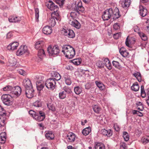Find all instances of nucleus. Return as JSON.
Listing matches in <instances>:
<instances>
[{
	"instance_id": "nucleus-1",
	"label": "nucleus",
	"mask_w": 149,
	"mask_h": 149,
	"mask_svg": "<svg viewBox=\"0 0 149 149\" xmlns=\"http://www.w3.org/2000/svg\"><path fill=\"white\" fill-rule=\"evenodd\" d=\"M61 52L65 55L66 57L69 59L73 58L75 54L74 49L69 45H63Z\"/></svg>"
},
{
	"instance_id": "nucleus-2",
	"label": "nucleus",
	"mask_w": 149,
	"mask_h": 149,
	"mask_svg": "<svg viewBox=\"0 0 149 149\" xmlns=\"http://www.w3.org/2000/svg\"><path fill=\"white\" fill-rule=\"evenodd\" d=\"M67 8L75 11H81L82 12L84 11V8L82 6V3L81 1L78 2L77 4L76 3H73L71 5H68Z\"/></svg>"
},
{
	"instance_id": "nucleus-3",
	"label": "nucleus",
	"mask_w": 149,
	"mask_h": 149,
	"mask_svg": "<svg viewBox=\"0 0 149 149\" xmlns=\"http://www.w3.org/2000/svg\"><path fill=\"white\" fill-rule=\"evenodd\" d=\"M47 8L51 10L54 12L52 13V16L54 17L55 15L56 16H59V14L58 12V6L52 1L49 0L48 3L46 4Z\"/></svg>"
},
{
	"instance_id": "nucleus-4",
	"label": "nucleus",
	"mask_w": 149,
	"mask_h": 149,
	"mask_svg": "<svg viewBox=\"0 0 149 149\" xmlns=\"http://www.w3.org/2000/svg\"><path fill=\"white\" fill-rule=\"evenodd\" d=\"M3 103L7 105H10L12 104V97L9 94H3L1 97Z\"/></svg>"
},
{
	"instance_id": "nucleus-5",
	"label": "nucleus",
	"mask_w": 149,
	"mask_h": 149,
	"mask_svg": "<svg viewBox=\"0 0 149 149\" xmlns=\"http://www.w3.org/2000/svg\"><path fill=\"white\" fill-rule=\"evenodd\" d=\"M47 52L50 56H53L54 55H57L59 54L60 50L57 46H54L53 47L49 46L47 48Z\"/></svg>"
},
{
	"instance_id": "nucleus-6",
	"label": "nucleus",
	"mask_w": 149,
	"mask_h": 149,
	"mask_svg": "<svg viewBox=\"0 0 149 149\" xmlns=\"http://www.w3.org/2000/svg\"><path fill=\"white\" fill-rule=\"evenodd\" d=\"M56 84V81L54 79L49 78L47 79L45 82L46 87L49 89L53 90L55 87Z\"/></svg>"
},
{
	"instance_id": "nucleus-7",
	"label": "nucleus",
	"mask_w": 149,
	"mask_h": 149,
	"mask_svg": "<svg viewBox=\"0 0 149 149\" xmlns=\"http://www.w3.org/2000/svg\"><path fill=\"white\" fill-rule=\"evenodd\" d=\"M21 91V88L19 86H14L10 93V95L12 97H17L20 95Z\"/></svg>"
},
{
	"instance_id": "nucleus-8",
	"label": "nucleus",
	"mask_w": 149,
	"mask_h": 149,
	"mask_svg": "<svg viewBox=\"0 0 149 149\" xmlns=\"http://www.w3.org/2000/svg\"><path fill=\"white\" fill-rule=\"evenodd\" d=\"M29 52L26 45L21 46L17 51L16 54L17 56H20L26 54V55L29 54Z\"/></svg>"
},
{
	"instance_id": "nucleus-9",
	"label": "nucleus",
	"mask_w": 149,
	"mask_h": 149,
	"mask_svg": "<svg viewBox=\"0 0 149 149\" xmlns=\"http://www.w3.org/2000/svg\"><path fill=\"white\" fill-rule=\"evenodd\" d=\"M112 8H110L104 12L102 15V18L104 21L107 20L111 17L112 13Z\"/></svg>"
},
{
	"instance_id": "nucleus-10",
	"label": "nucleus",
	"mask_w": 149,
	"mask_h": 149,
	"mask_svg": "<svg viewBox=\"0 0 149 149\" xmlns=\"http://www.w3.org/2000/svg\"><path fill=\"white\" fill-rule=\"evenodd\" d=\"M62 33L64 35L70 38H73L75 36V34L73 31L70 29H63L62 30Z\"/></svg>"
},
{
	"instance_id": "nucleus-11",
	"label": "nucleus",
	"mask_w": 149,
	"mask_h": 149,
	"mask_svg": "<svg viewBox=\"0 0 149 149\" xmlns=\"http://www.w3.org/2000/svg\"><path fill=\"white\" fill-rule=\"evenodd\" d=\"M112 11L111 17H113V20H115L120 17V15L119 14V11L117 8H115L113 10L112 8Z\"/></svg>"
},
{
	"instance_id": "nucleus-12",
	"label": "nucleus",
	"mask_w": 149,
	"mask_h": 149,
	"mask_svg": "<svg viewBox=\"0 0 149 149\" xmlns=\"http://www.w3.org/2000/svg\"><path fill=\"white\" fill-rule=\"evenodd\" d=\"M25 94L28 98H31L34 96V90L32 87L31 88H27L25 89Z\"/></svg>"
},
{
	"instance_id": "nucleus-13",
	"label": "nucleus",
	"mask_w": 149,
	"mask_h": 149,
	"mask_svg": "<svg viewBox=\"0 0 149 149\" xmlns=\"http://www.w3.org/2000/svg\"><path fill=\"white\" fill-rule=\"evenodd\" d=\"M65 138L68 142H73L75 140L76 135L73 133L70 132L67 134Z\"/></svg>"
},
{
	"instance_id": "nucleus-14",
	"label": "nucleus",
	"mask_w": 149,
	"mask_h": 149,
	"mask_svg": "<svg viewBox=\"0 0 149 149\" xmlns=\"http://www.w3.org/2000/svg\"><path fill=\"white\" fill-rule=\"evenodd\" d=\"M59 18V16H56L55 15L54 17H53L52 16V14H51V17L48 20L49 24L52 26L54 27L56 23L55 19L57 20Z\"/></svg>"
},
{
	"instance_id": "nucleus-15",
	"label": "nucleus",
	"mask_w": 149,
	"mask_h": 149,
	"mask_svg": "<svg viewBox=\"0 0 149 149\" xmlns=\"http://www.w3.org/2000/svg\"><path fill=\"white\" fill-rule=\"evenodd\" d=\"M19 45V43L16 42L11 43L8 45L7 48L9 50L13 51L16 49Z\"/></svg>"
},
{
	"instance_id": "nucleus-16",
	"label": "nucleus",
	"mask_w": 149,
	"mask_h": 149,
	"mask_svg": "<svg viewBox=\"0 0 149 149\" xmlns=\"http://www.w3.org/2000/svg\"><path fill=\"white\" fill-rule=\"evenodd\" d=\"M23 85L25 87V89L32 86L31 81L28 78L25 79L23 80Z\"/></svg>"
},
{
	"instance_id": "nucleus-17",
	"label": "nucleus",
	"mask_w": 149,
	"mask_h": 149,
	"mask_svg": "<svg viewBox=\"0 0 149 149\" xmlns=\"http://www.w3.org/2000/svg\"><path fill=\"white\" fill-rule=\"evenodd\" d=\"M139 13L140 15L143 17L146 16L147 15V12L146 9L141 5L139 6Z\"/></svg>"
},
{
	"instance_id": "nucleus-18",
	"label": "nucleus",
	"mask_w": 149,
	"mask_h": 149,
	"mask_svg": "<svg viewBox=\"0 0 149 149\" xmlns=\"http://www.w3.org/2000/svg\"><path fill=\"white\" fill-rule=\"evenodd\" d=\"M52 29L49 26H47L44 27L42 29L43 33L46 35H49L52 32Z\"/></svg>"
},
{
	"instance_id": "nucleus-19",
	"label": "nucleus",
	"mask_w": 149,
	"mask_h": 149,
	"mask_svg": "<svg viewBox=\"0 0 149 149\" xmlns=\"http://www.w3.org/2000/svg\"><path fill=\"white\" fill-rule=\"evenodd\" d=\"M63 77L64 79L65 84L68 85H70L72 83V81L70 76L67 73H65L63 75Z\"/></svg>"
},
{
	"instance_id": "nucleus-20",
	"label": "nucleus",
	"mask_w": 149,
	"mask_h": 149,
	"mask_svg": "<svg viewBox=\"0 0 149 149\" xmlns=\"http://www.w3.org/2000/svg\"><path fill=\"white\" fill-rule=\"evenodd\" d=\"M51 76L52 77L51 78L55 81H58L61 78L60 74L56 72H53L51 73Z\"/></svg>"
},
{
	"instance_id": "nucleus-21",
	"label": "nucleus",
	"mask_w": 149,
	"mask_h": 149,
	"mask_svg": "<svg viewBox=\"0 0 149 149\" xmlns=\"http://www.w3.org/2000/svg\"><path fill=\"white\" fill-rule=\"evenodd\" d=\"M8 20L10 22H17L20 21L21 18L18 16H10L8 18Z\"/></svg>"
},
{
	"instance_id": "nucleus-22",
	"label": "nucleus",
	"mask_w": 149,
	"mask_h": 149,
	"mask_svg": "<svg viewBox=\"0 0 149 149\" xmlns=\"http://www.w3.org/2000/svg\"><path fill=\"white\" fill-rule=\"evenodd\" d=\"M101 132L103 135L107 137H109L112 135V131L111 130H107L105 129H102L101 130Z\"/></svg>"
},
{
	"instance_id": "nucleus-23",
	"label": "nucleus",
	"mask_w": 149,
	"mask_h": 149,
	"mask_svg": "<svg viewBox=\"0 0 149 149\" xmlns=\"http://www.w3.org/2000/svg\"><path fill=\"white\" fill-rule=\"evenodd\" d=\"M119 52L120 54L124 57H129V53L125 50V48L121 47L119 49Z\"/></svg>"
},
{
	"instance_id": "nucleus-24",
	"label": "nucleus",
	"mask_w": 149,
	"mask_h": 149,
	"mask_svg": "<svg viewBox=\"0 0 149 149\" xmlns=\"http://www.w3.org/2000/svg\"><path fill=\"white\" fill-rule=\"evenodd\" d=\"M104 65L108 69L111 70V65L108 58H105L104 60Z\"/></svg>"
},
{
	"instance_id": "nucleus-25",
	"label": "nucleus",
	"mask_w": 149,
	"mask_h": 149,
	"mask_svg": "<svg viewBox=\"0 0 149 149\" xmlns=\"http://www.w3.org/2000/svg\"><path fill=\"white\" fill-rule=\"evenodd\" d=\"M45 136L47 139L50 140H53L54 137V134L51 131H48L45 134Z\"/></svg>"
},
{
	"instance_id": "nucleus-26",
	"label": "nucleus",
	"mask_w": 149,
	"mask_h": 149,
	"mask_svg": "<svg viewBox=\"0 0 149 149\" xmlns=\"http://www.w3.org/2000/svg\"><path fill=\"white\" fill-rule=\"evenodd\" d=\"M141 142L144 145L149 143V136H145L142 137L141 139Z\"/></svg>"
},
{
	"instance_id": "nucleus-27",
	"label": "nucleus",
	"mask_w": 149,
	"mask_h": 149,
	"mask_svg": "<svg viewBox=\"0 0 149 149\" xmlns=\"http://www.w3.org/2000/svg\"><path fill=\"white\" fill-rule=\"evenodd\" d=\"M95 84L100 90H103L105 89L104 85L100 81H95Z\"/></svg>"
},
{
	"instance_id": "nucleus-28",
	"label": "nucleus",
	"mask_w": 149,
	"mask_h": 149,
	"mask_svg": "<svg viewBox=\"0 0 149 149\" xmlns=\"http://www.w3.org/2000/svg\"><path fill=\"white\" fill-rule=\"evenodd\" d=\"M82 88L78 86L74 87V91L75 93L77 95L80 94L82 92Z\"/></svg>"
},
{
	"instance_id": "nucleus-29",
	"label": "nucleus",
	"mask_w": 149,
	"mask_h": 149,
	"mask_svg": "<svg viewBox=\"0 0 149 149\" xmlns=\"http://www.w3.org/2000/svg\"><path fill=\"white\" fill-rule=\"evenodd\" d=\"M130 2V0H124V1L122 3V6L123 8L128 7L129 6Z\"/></svg>"
},
{
	"instance_id": "nucleus-30",
	"label": "nucleus",
	"mask_w": 149,
	"mask_h": 149,
	"mask_svg": "<svg viewBox=\"0 0 149 149\" xmlns=\"http://www.w3.org/2000/svg\"><path fill=\"white\" fill-rule=\"evenodd\" d=\"M71 24L75 28L79 29L81 25L80 23L76 20H74L71 22Z\"/></svg>"
},
{
	"instance_id": "nucleus-31",
	"label": "nucleus",
	"mask_w": 149,
	"mask_h": 149,
	"mask_svg": "<svg viewBox=\"0 0 149 149\" xmlns=\"http://www.w3.org/2000/svg\"><path fill=\"white\" fill-rule=\"evenodd\" d=\"M91 130L90 127H88L84 129L82 131V134L85 136L91 132Z\"/></svg>"
},
{
	"instance_id": "nucleus-32",
	"label": "nucleus",
	"mask_w": 149,
	"mask_h": 149,
	"mask_svg": "<svg viewBox=\"0 0 149 149\" xmlns=\"http://www.w3.org/2000/svg\"><path fill=\"white\" fill-rule=\"evenodd\" d=\"M96 65L99 68L101 69L104 68V62L100 60H98L96 62Z\"/></svg>"
},
{
	"instance_id": "nucleus-33",
	"label": "nucleus",
	"mask_w": 149,
	"mask_h": 149,
	"mask_svg": "<svg viewBox=\"0 0 149 149\" xmlns=\"http://www.w3.org/2000/svg\"><path fill=\"white\" fill-rule=\"evenodd\" d=\"M139 86L137 82L134 84L131 87L132 90L134 91H138L139 89Z\"/></svg>"
},
{
	"instance_id": "nucleus-34",
	"label": "nucleus",
	"mask_w": 149,
	"mask_h": 149,
	"mask_svg": "<svg viewBox=\"0 0 149 149\" xmlns=\"http://www.w3.org/2000/svg\"><path fill=\"white\" fill-rule=\"evenodd\" d=\"M43 45V42L42 41H39L37 42L35 45V48L36 49H40Z\"/></svg>"
},
{
	"instance_id": "nucleus-35",
	"label": "nucleus",
	"mask_w": 149,
	"mask_h": 149,
	"mask_svg": "<svg viewBox=\"0 0 149 149\" xmlns=\"http://www.w3.org/2000/svg\"><path fill=\"white\" fill-rule=\"evenodd\" d=\"M13 88L11 86H7L3 88V90L4 91L8 92L10 93H10H11Z\"/></svg>"
},
{
	"instance_id": "nucleus-36",
	"label": "nucleus",
	"mask_w": 149,
	"mask_h": 149,
	"mask_svg": "<svg viewBox=\"0 0 149 149\" xmlns=\"http://www.w3.org/2000/svg\"><path fill=\"white\" fill-rule=\"evenodd\" d=\"M95 149H104V145L101 143H97L95 146Z\"/></svg>"
},
{
	"instance_id": "nucleus-37",
	"label": "nucleus",
	"mask_w": 149,
	"mask_h": 149,
	"mask_svg": "<svg viewBox=\"0 0 149 149\" xmlns=\"http://www.w3.org/2000/svg\"><path fill=\"white\" fill-rule=\"evenodd\" d=\"M70 16L73 19H74L75 18L77 17V14H79V11L72 12L70 13Z\"/></svg>"
},
{
	"instance_id": "nucleus-38",
	"label": "nucleus",
	"mask_w": 149,
	"mask_h": 149,
	"mask_svg": "<svg viewBox=\"0 0 149 149\" xmlns=\"http://www.w3.org/2000/svg\"><path fill=\"white\" fill-rule=\"evenodd\" d=\"M36 85L37 90L39 91H41L44 87V85L42 83H36Z\"/></svg>"
},
{
	"instance_id": "nucleus-39",
	"label": "nucleus",
	"mask_w": 149,
	"mask_h": 149,
	"mask_svg": "<svg viewBox=\"0 0 149 149\" xmlns=\"http://www.w3.org/2000/svg\"><path fill=\"white\" fill-rule=\"evenodd\" d=\"M45 117H44L43 116L38 115L36 114V115H35V117H34V118L36 120L39 121H41L44 120Z\"/></svg>"
},
{
	"instance_id": "nucleus-40",
	"label": "nucleus",
	"mask_w": 149,
	"mask_h": 149,
	"mask_svg": "<svg viewBox=\"0 0 149 149\" xmlns=\"http://www.w3.org/2000/svg\"><path fill=\"white\" fill-rule=\"evenodd\" d=\"M53 1L58 4L60 7H62L64 3L65 0H53Z\"/></svg>"
},
{
	"instance_id": "nucleus-41",
	"label": "nucleus",
	"mask_w": 149,
	"mask_h": 149,
	"mask_svg": "<svg viewBox=\"0 0 149 149\" xmlns=\"http://www.w3.org/2000/svg\"><path fill=\"white\" fill-rule=\"evenodd\" d=\"M44 79V77L40 75H38L36 77V83H42Z\"/></svg>"
},
{
	"instance_id": "nucleus-42",
	"label": "nucleus",
	"mask_w": 149,
	"mask_h": 149,
	"mask_svg": "<svg viewBox=\"0 0 149 149\" xmlns=\"http://www.w3.org/2000/svg\"><path fill=\"white\" fill-rule=\"evenodd\" d=\"M94 111L97 113H99L101 110L100 108L97 105H95L93 107Z\"/></svg>"
},
{
	"instance_id": "nucleus-43",
	"label": "nucleus",
	"mask_w": 149,
	"mask_h": 149,
	"mask_svg": "<svg viewBox=\"0 0 149 149\" xmlns=\"http://www.w3.org/2000/svg\"><path fill=\"white\" fill-rule=\"evenodd\" d=\"M133 75L136 78L139 82H141V74L140 73L137 72L134 74Z\"/></svg>"
},
{
	"instance_id": "nucleus-44",
	"label": "nucleus",
	"mask_w": 149,
	"mask_h": 149,
	"mask_svg": "<svg viewBox=\"0 0 149 149\" xmlns=\"http://www.w3.org/2000/svg\"><path fill=\"white\" fill-rule=\"evenodd\" d=\"M123 136L125 141H127L129 140V136L127 132H123Z\"/></svg>"
},
{
	"instance_id": "nucleus-45",
	"label": "nucleus",
	"mask_w": 149,
	"mask_h": 149,
	"mask_svg": "<svg viewBox=\"0 0 149 149\" xmlns=\"http://www.w3.org/2000/svg\"><path fill=\"white\" fill-rule=\"evenodd\" d=\"M38 55L40 58L45 56L44 50L42 49H40L38 52Z\"/></svg>"
},
{
	"instance_id": "nucleus-46",
	"label": "nucleus",
	"mask_w": 149,
	"mask_h": 149,
	"mask_svg": "<svg viewBox=\"0 0 149 149\" xmlns=\"http://www.w3.org/2000/svg\"><path fill=\"white\" fill-rule=\"evenodd\" d=\"M33 106L37 107H41L42 106V102L40 100H38L33 103Z\"/></svg>"
},
{
	"instance_id": "nucleus-47",
	"label": "nucleus",
	"mask_w": 149,
	"mask_h": 149,
	"mask_svg": "<svg viewBox=\"0 0 149 149\" xmlns=\"http://www.w3.org/2000/svg\"><path fill=\"white\" fill-rule=\"evenodd\" d=\"M139 34L143 40L146 41L147 40V37L144 33L142 32H139Z\"/></svg>"
},
{
	"instance_id": "nucleus-48",
	"label": "nucleus",
	"mask_w": 149,
	"mask_h": 149,
	"mask_svg": "<svg viewBox=\"0 0 149 149\" xmlns=\"http://www.w3.org/2000/svg\"><path fill=\"white\" fill-rule=\"evenodd\" d=\"M9 62L10 63V65L12 66H14L17 63L16 59L14 58H12L10 59L9 60Z\"/></svg>"
},
{
	"instance_id": "nucleus-49",
	"label": "nucleus",
	"mask_w": 149,
	"mask_h": 149,
	"mask_svg": "<svg viewBox=\"0 0 149 149\" xmlns=\"http://www.w3.org/2000/svg\"><path fill=\"white\" fill-rule=\"evenodd\" d=\"M72 63L76 65H78L81 63V59L79 58L75 59L72 61Z\"/></svg>"
},
{
	"instance_id": "nucleus-50",
	"label": "nucleus",
	"mask_w": 149,
	"mask_h": 149,
	"mask_svg": "<svg viewBox=\"0 0 149 149\" xmlns=\"http://www.w3.org/2000/svg\"><path fill=\"white\" fill-rule=\"evenodd\" d=\"M47 106L49 109L52 111H54L55 110V107L53 104L49 103L47 104Z\"/></svg>"
},
{
	"instance_id": "nucleus-51",
	"label": "nucleus",
	"mask_w": 149,
	"mask_h": 149,
	"mask_svg": "<svg viewBox=\"0 0 149 149\" xmlns=\"http://www.w3.org/2000/svg\"><path fill=\"white\" fill-rule=\"evenodd\" d=\"M63 89L64 91L66 92V93L70 94L72 92L71 88L68 86H65L63 88Z\"/></svg>"
},
{
	"instance_id": "nucleus-52",
	"label": "nucleus",
	"mask_w": 149,
	"mask_h": 149,
	"mask_svg": "<svg viewBox=\"0 0 149 149\" xmlns=\"http://www.w3.org/2000/svg\"><path fill=\"white\" fill-rule=\"evenodd\" d=\"M66 92L63 91L59 93V98L61 99L65 98L66 97Z\"/></svg>"
},
{
	"instance_id": "nucleus-53",
	"label": "nucleus",
	"mask_w": 149,
	"mask_h": 149,
	"mask_svg": "<svg viewBox=\"0 0 149 149\" xmlns=\"http://www.w3.org/2000/svg\"><path fill=\"white\" fill-rule=\"evenodd\" d=\"M113 65L115 67L119 68H120V64L118 62L116 61H113L112 62Z\"/></svg>"
},
{
	"instance_id": "nucleus-54",
	"label": "nucleus",
	"mask_w": 149,
	"mask_h": 149,
	"mask_svg": "<svg viewBox=\"0 0 149 149\" xmlns=\"http://www.w3.org/2000/svg\"><path fill=\"white\" fill-rule=\"evenodd\" d=\"M35 18L36 20H38L39 17V11L38 8H36L35 9Z\"/></svg>"
},
{
	"instance_id": "nucleus-55",
	"label": "nucleus",
	"mask_w": 149,
	"mask_h": 149,
	"mask_svg": "<svg viewBox=\"0 0 149 149\" xmlns=\"http://www.w3.org/2000/svg\"><path fill=\"white\" fill-rule=\"evenodd\" d=\"M5 119L3 118H0V127L4 126L5 125Z\"/></svg>"
},
{
	"instance_id": "nucleus-56",
	"label": "nucleus",
	"mask_w": 149,
	"mask_h": 149,
	"mask_svg": "<svg viewBox=\"0 0 149 149\" xmlns=\"http://www.w3.org/2000/svg\"><path fill=\"white\" fill-rule=\"evenodd\" d=\"M18 72L19 73L22 75L25 76L26 74V72L22 69L18 70Z\"/></svg>"
},
{
	"instance_id": "nucleus-57",
	"label": "nucleus",
	"mask_w": 149,
	"mask_h": 149,
	"mask_svg": "<svg viewBox=\"0 0 149 149\" xmlns=\"http://www.w3.org/2000/svg\"><path fill=\"white\" fill-rule=\"evenodd\" d=\"M146 44L147 43L145 42H142L140 43L139 46L141 47V49H143L145 47Z\"/></svg>"
},
{
	"instance_id": "nucleus-58",
	"label": "nucleus",
	"mask_w": 149,
	"mask_h": 149,
	"mask_svg": "<svg viewBox=\"0 0 149 149\" xmlns=\"http://www.w3.org/2000/svg\"><path fill=\"white\" fill-rule=\"evenodd\" d=\"M120 149H127L126 144L124 143H122L120 145Z\"/></svg>"
},
{
	"instance_id": "nucleus-59",
	"label": "nucleus",
	"mask_w": 149,
	"mask_h": 149,
	"mask_svg": "<svg viewBox=\"0 0 149 149\" xmlns=\"http://www.w3.org/2000/svg\"><path fill=\"white\" fill-rule=\"evenodd\" d=\"M121 33H116L114 34L113 35V37L114 39H117L119 37H120Z\"/></svg>"
},
{
	"instance_id": "nucleus-60",
	"label": "nucleus",
	"mask_w": 149,
	"mask_h": 149,
	"mask_svg": "<svg viewBox=\"0 0 149 149\" xmlns=\"http://www.w3.org/2000/svg\"><path fill=\"white\" fill-rule=\"evenodd\" d=\"M5 113L3 108L0 105V115H3Z\"/></svg>"
},
{
	"instance_id": "nucleus-61",
	"label": "nucleus",
	"mask_w": 149,
	"mask_h": 149,
	"mask_svg": "<svg viewBox=\"0 0 149 149\" xmlns=\"http://www.w3.org/2000/svg\"><path fill=\"white\" fill-rule=\"evenodd\" d=\"M35 112L33 111V110H30L29 111V114L31 116L33 117L34 118V117H35V115H36V114H35Z\"/></svg>"
},
{
	"instance_id": "nucleus-62",
	"label": "nucleus",
	"mask_w": 149,
	"mask_h": 149,
	"mask_svg": "<svg viewBox=\"0 0 149 149\" xmlns=\"http://www.w3.org/2000/svg\"><path fill=\"white\" fill-rule=\"evenodd\" d=\"M113 28L115 30H116L120 28V26L118 24L115 23L113 25Z\"/></svg>"
},
{
	"instance_id": "nucleus-63",
	"label": "nucleus",
	"mask_w": 149,
	"mask_h": 149,
	"mask_svg": "<svg viewBox=\"0 0 149 149\" xmlns=\"http://www.w3.org/2000/svg\"><path fill=\"white\" fill-rule=\"evenodd\" d=\"M6 139V138H2L0 137V143H4L5 142Z\"/></svg>"
},
{
	"instance_id": "nucleus-64",
	"label": "nucleus",
	"mask_w": 149,
	"mask_h": 149,
	"mask_svg": "<svg viewBox=\"0 0 149 149\" xmlns=\"http://www.w3.org/2000/svg\"><path fill=\"white\" fill-rule=\"evenodd\" d=\"M91 85L89 83H87L85 85V88L86 89H89L91 87Z\"/></svg>"
}]
</instances>
